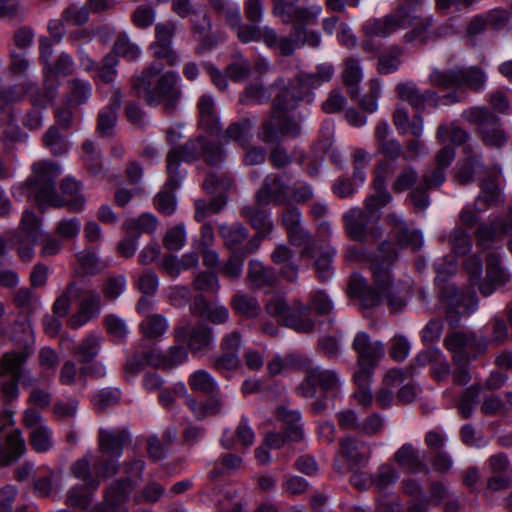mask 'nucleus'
<instances>
[{
  "label": "nucleus",
  "mask_w": 512,
  "mask_h": 512,
  "mask_svg": "<svg viewBox=\"0 0 512 512\" xmlns=\"http://www.w3.org/2000/svg\"><path fill=\"white\" fill-rule=\"evenodd\" d=\"M334 72V66L330 63L319 64L315 72H300L296 77V86L283 88L277 93L270 118L263 122L258 138L266 144H273L280 136H298L300 125L295 117V109L299 101L306 99L312 102L314 96L310 91L331 81Z\"/></svg>",
  "instance_id": "nucleus-1"
},
{
  "label": "nucleus",
  "mask_w": 512,
  "mask_h": 512,
  "mask_svg": "<svg viewBox=\"0 0 512 512\" xmlns=\"http://www.w3.org/2000/svg\"><path fill=\"white\" fill-rule=\"evenodd\" d=\"M32 170L33 176L22 185L21 189L39 207L67 206L73 212H80L84 209L86 199L80 193L81 183L75 178L65 177L60 184L63 195L57 193L55 181L61 174V168L57 163L39 161L33 164Z\"/></svg>",
  "instance_id": "nucleus-2"
},
{
  "label": "nucleus",
  "mask_w": 512,
  "mask_h": 512,
  "mask_svg": "<svg viewBox=\"0 0 512 512\" xmlns=\"http://www.w3.org/2000/svg\"><path fill=\"white\" fill-rule=\"evenodd\" d=\"M395 259L396 253L389 251L380 260L372 262L373 286L368 285L361 274L355 272L351 275L349 295L359 299L363 308H374L385 301L391 312L395 313L406 305V297L399 291L390 272Z\"/></svg>",
  "instance_id": "nucleus-3"
},
{
  "label": "nucleus",
  "mask_w": 512,
  "mask_h": 512,
  "mask_svg": "<svg viewBox=\"0 0 512 512\" xmlns=\"http://www.w3.org/2000/svg\"><path fill=\"white\" fill-rule=\"evenodd\" d=\"M25 94L29 95L32 109L27 112L23 119V125L30 129H38L42 125V115L40 109L45 108L53 100L55 95L53 90L49 89L41 93L35 90V85L29 82L22 92H17L15 87H10L0 91V128L7 124L4 130L5 137L12 142L24 141L27 135L15 126L17 115L14 105L21 101Z\"/></svg>",
  "instance_id": "nucleus-4"
},
{
  "label": "nucleus",
  "mask_w": 512,
  "mask_h": 512,
  "mask_svg": "<svg viewBox=\"0 0 512 512\" xmlns=\"http://www.w3.org/2000/svg\"><path fill=\"white\" fill-rule=\"evenodd\" d=\"M163 70L164 65L161 62L151 63L135 79L133 88L136 94L144 98L149 105L163 103L165 110L172 112L181 96L178 85L180 76L174 71L163 73Z\"/></svg>",
  "instance_id": "nucleus-5"
},
{
  "label": "nucleus",
  "mask_w": 512,
  "mask_h": 512,
  "mask_svg": "<svg viewBox=\"0 0 512 512\" xmlns=\"http://www.w3.org/2000/svg\"><path fill=\"white\" fill-rule=\"evenodd\" d=\"M223 156L222 148L209 144L203 136L188 141L182 147L172 149L167 155L168 178L165 184L166 188L175 190L183 182L186 171L179 169L181 161L191 162L204 157L210 165H215L222 161Z\"/></svg>",
  "instance_id": "nucleus-6"
},
{
  "label": "nucleus",
  "mask_w": 512,
  "mask_h": 512,
  "mask_svg": "<svg viewBox=\"0 0 512 512\" xmlns=\"http://www.w3.org/2000/svg\"><path fill=\"white\" fill-rule=\"evenodd\" d=\"M434 267L436 271L435 283L439 288L441 299L457 314L469 316L473 313L478 307L475 291H459L454 285L446 283L447 277L457 271L456 257L447 255L435 262Z\"/></svg>",
  "instance_id": "nucleus-7"
},
{
  "label": "nucleus",
  "mask_w": 512,
  "mask_h": 512,
  "mask_svg": "<svg viewBox=\"0 0 512 512\" xmlns=\"http://www.w3.org/2000/svg\"><path fill=\"white\" fill-rule=\"evenodd\" d=\"M265 309L279 323L297 333L314 331L315 320L311 317V310L300 301L295 300L289 305L283 296L273 295L266 302Z\"/></svg>",
  "instance_id": "nucleus-8"
},
{
  "label": "nucleus",
  "mask_w": 512,
  "mask_h": 512,
  "mask_svg": "<svg viewBox=\"0 0 512 512\" xmlns=\"http://www.w3.org/2000/svg\"><path fill=\"white\" fill-rule=\"evenodd\" d=\"M145 469L142 459H133L125 464L127 478L114 481L105 491L104 499L95 506L96 512H128L126 503L136 483L130 477H141Z\"/></svg>",
  "instance_id": "nucleus-9"
},
{
  "label": "nucleus",
  "mask_w": 512,
  "mask_h": 512,
  "mask_svg": "<svg viewBox=\"0 0 512 512\" xmlns=\"http://www.w3.org/2000/svg\"><path fill=\"white\" fill-rule=\"evenodd\" d=\"M272 13L285 24L305 34V29L316 25L322 13V6L308 0H272Z\"/></svg>",
  "instance_id": "nucleus-10"
},
{
  "label": "nucleus",
  "mask_w": 512,
  "mask_h": 512,
  "mask_svg": "<svg viewBox=\"0 0 512 512\" xmlns=\"http://www.w3.org/2000/svg\"><path fill=\"white\" fill-rule=\"evenodd\" d=\"M480 188L481 191L474 202L464 205L459 213V222L463 227H475L481 215L501 201V189L496 174L483 179Z\"/></svg>",
  "instance_id": "nucleus-11"
},
{
  "label": "nucleus",
  "mask_w": 512,
  "mask_h": 512,
  "mask_svg": "<svg viewBox=\"0 0 512 512\" xmlns=\"http://www.w3.org/2000/svg\"><path fill=\"white\" fill-rule=\"evenodd\" d=\"M359 207L346 211L342 216L343 227L349 239L365 242L369 239L376 240L381 236V228L378 224L379 217Z\"/></svg>",
  "instance_id": "nucleus-12"
},
{
  "label": "nucleus",
  "mask_w": 512,
  "mask_h": 512,
  "mask_svg": "<svg viewBox=\"0 0 512 512\" xmlns=\"http://www.w3.org/2000/svg\"><path fill=\"white\" fill-rule=\"evenodd\" d=\"M462 117L478 127L484 143L492 147H501L507 142L500 119L485 107H470L462 112Z\"/></svg>",
  "instance_id": "nucleus-13"
},
{
  "label": "nucleus",
  "mask_w": 512,
  "mask_h": 512,
  "mask_svg": "<svg viewBox=\"0 0 512 512\" xmlns=\"http://www.w3.org/2000/svg\"><path fill=\"white\" fill-rule=\"evenodd\" d=\"M444 345L453 353L455 364H468L486 351L488 341L484 337L477 338L473 333L453 332L446 336Z\"/></svg>",
  "instance_id": "nucleus-14"
},
{
  "label": "nucleus",
  "mask_w": 512,
  "mask_h": 512,
  "mask_svg": "<svg viewBox=\"0 0 512 512\" xmlns=\"http://www.w3.org/2000/svg\"><path fill=\"white\" fill-rule=\"evenodd\" d=\"M171 9L180 18L192 16L193 31L196 40L200 42L197 53L206 52L217 44L215 37L210 34L211 25L207 15L198 14L190 0H172Z\"/></svg>",
  "instance_id": "nucleus-15"
},
{
  "label": "nucleus",
  "mask_w": 512,
  "mask_h": 512,
  "mask_svg": "<svg viewBox=\"0 0 512 512\" xmlns=\"http://www.w3.org/2000/svg\"><path fill=\"white\" fill-rule=\"evenodd\" d=\"M340 450L335 456L334 470L339 474L348 473L354 467L365 466L371 456L369 445L348 436L339 441Z\"/></svg>",
  "instance_id": "nucleus-16"
},
{
  "label": "nucleus",
  "mask_w": 512,
  "mask_h": 512,
  "mask_svg": "<svg viewBox=\"0 0 512 512\" xmlns=\"http://www.w3.org/2000/svg\"><path fill=\"white\" fill-rule=\"evenodd\" d=\"M398 96L409 102L415 109L423 110L427 105L437 106L438 104L450 105L462 101L464 94L457 92L448 93L439 97L435 91L426 90L420 92L413 82L399 83L396 87Z\"/></svg>",
  "instance_id": "nucleus-17"
},
{
  "label": "nucleus",
  "mask_w": 512,
  "mask_h": 512,
  "mask_svg": "<svg viewBox=\"0 0 512 512\" xmlns=\"http://www.w3.org/2000/svg\"><path fill=\"white\" fill-rule=\"evenodd\" d=\"M512 234V203L508 205L504 216L491 215L487 222L478 225L475 237L478 247L489 249Z\"/></svg>",
  "instance_id": "nucleus-18"
},
{
  "label": "nucleus",
  "mask_w": 512,
  "mask_h": 512,
  "mask_svg": "<svg viewBox=\"0 0 512 512\" xmlns=\"http://www.w3.org/2000/svg\"><path fill=\"white\" fill-rule=\"evenodd\" d=\"M21 230L14 235L12 243L19 258L30 262L34 256V245L40 234V219L30 210H25L21 218Z\"/></svg>",
  "instance_id": "nucleus-19"
},
{
  "label": "nucleus",
  "mask_w": 512,
  "mask_h": 512,
  "mask_svg": "<svg viewBox=\"0 0 512 512\" xmlns=\"http://www.w3.org/2000/svg\"><path fill=\"white\" fill-rule=\"evenodd\" d=\"M415 15L408 14L404 7H399L394 13L384 18H375L366 21L363 31L367 37H388L399 29L413 26Z\"/></svg>",
  "instance_id": "nucleus-20"
},
{
  "label": "nucleus",
  "mask_w": 512,
  "mask_h": 512,
  "mask_svg": "<svg viewBox=\"0 0 512 512\" xmlns=\"http://www.w3.org/2000/svg\"><path fill=\"white\" fill-rule=\"evenodd\" d=\"M174 338L177 343L186 342L193 354L204 353L215 345L213 329L201 323L195 326H178L174 331Z\"/></svg>",
  "instance_id": "nucleus-21"
},
{
  "label": "nucleus",
  "mask_w": 512,
  "mask_h": 512,
  "mask_svg": "<svg viewBox=\"0 0 512 512\" xmlns=\"http://www.w3.org/2000/svg\"><path fill=\"white\" fill-rule=\"evenodd\" d=\"M395 165L388 161H381L375 168L373 187L375 192L365 199V209L377 214L392 200L391 194L386 189V180L394 171Z\"/></svg>",
  "instance_id": "nucleus-22"
},
{
  "label": "nucleus",
  "mask_w": 512,
  "mask_h": 512,
  "mask_svg": "<svg viewBox=\"0 0 512 512\" xmlns=\"http://www.w3.org/2000/svg\"><path fill=\"white\" fill-rule=\"evenodd\" d=\"M100 313V294L95 290H83L79 294L78 310L69 318L68 323L71 328L77 329L97 318Z\"/></svg>",
  "instance_id": "nucleus-23"
},
{
  "label": "nucleus",
  "mask_w": 512,
  "mask_h": 512,
  "mask_svg": "<svg viewBox=\"0 0 512 512\" xmlns=\"http://www.w3.org/2000/svg\"><path fill=\"white\" fill-rule=\"evenodd\" d=\"M352 348L357 354L358 365H369L376 367L379 360L384 356V345L380 341L372 342L366 332H358L353 340Z\"/></svg>",
  "instance_id": "nucleus-24"
},
{
  "label": "nucleus",
  "mask_w": 512,
  "mask_h": 512,
  "mask_svg": "<svg viewBox=\"0 0 512 512\" xmlns=\"http://www.w3.org/2000/svg\"><path fill=\"white\" fill-rule=\"evenodd\" d=\"M131 440V434L125 428H101L98 433V448L111 458H120L123 449Z\"/></svg>",
  "instance_id": "nucleus-25"
},
{
  "label": "nucleus",
  "mask_w": 512,
  "mask_h": 512,
  "mask_svg": "<svg viewBox=\"0 0 512 512\" xmlns=\"http://www.w3.org/2000/svg\"><path fill=\"white\" fill-rule=\"evenodd\" d=\"M486 261V278L478 286L480 293L485 297L511 280V274L501 266L498 254H489Z\"/></svg>",
  "instance_id": "nucleus-26"
},
{
  "label": "nucleus",
  "mask_w": 512,
  "mask_h": 512,
  "mask_svg": "<svg viewBox=\"0 0 512 512\" xmlns=\"http://www.w3.org/2000/svg\"><path fill=\"white\" fill-rule=\"evenodd\" d=\"M406 2L408 6L403 7L406 9L407 13L416 16V19L413 20V29L405 35L407 42L418 41L421 44H426L442 35L430 29L431 18L421 17L416 13V6L421 3V0H406Z\"/></svg>",
  "instance_id": "nucleus-27"
},
{
  "label": "nucleus",
  "mask_w": 512,
  "mask_h": 512,
  "mask_svg": "<svg viewBox=\"0 0 512 512\" xmlns=\"http://www.w3.org/2000/svg\"><path fill=\"white\" fill-rule=\"evenodd\" d=\"M169 389L173 391L175 396L183 397L185 399L186 405L190 408L197 419H203L207 415L218 413L221 410L222 402L220 399L211 398L204 403L197 402L193 396L188 393L183 382H177Z\"/></svg>",
  "instance_id": "nucleus-28"
},
{
  "label": "nucleus",
  "mask_w": 512,
  "mask_h": 512,
  "mask_svg": "<svg viewBox=\"0 0 512 512\" xmlns=\"http://www.w3.org/2000/svg\"><path fill=\"white\" fill-rule=\"evenodd\" d=\"M392 459L406 473L428 472V467L420 451L411 443H404L398 448Z\"/></svg>",
  "instance_id": "nucleus-29"
},
{
  "label": "nucleus",
  "mask_w": 512,
  "mask_h": 512,
  "mask_svg": "<svg viewBox=\"0 0 512 512\" xmlns=\"http://www.w3.org/2000/svg\"><path fill=\"white\" fill-rule=\"evenodd\" d=\"M259 204H283L289 201L288 188L277 174L268 175L256 194Z\"/></svg>",
  "instance_id": "nucleus-30"
},
{
  "label": "nucleus",
  "mask_w": 512,
  "mask_h": 512,
  "mask_svg": "<svg viewBox=\"0 0 512 512\" xmlns=\"http://www.w3.org/2000/svg\"><path fill=\"white\" fill-rule=\"evenodd\" d=\"M412 375V369L406 371L392 368L387 371L383 379V386L376 393V402L379 407L386 409L392 406L394 401L393 388L408 379Z\"/></svg>",
  "instance_id": "nucleus-31"
},
{
  "label": "nucleus",
  "mask_w": 512,
  "mask_h": 512,
  "mask_svg": "<svg viewBox=\"0 0 512 512\" xmlns=\"http://www.w3.org/2000/svg\"><path fill=\"white\" fill-rule=\"evenodd\" d=\"M386 222L396 233L400 245L419 250L423 245V235L419 230H410L401 215L390 213L386 216Z\"/></svg>",
  "instance_id": "nucleus-32"
},
{
  "label": "nucleus",
  "mask_w": 512,
  "mask_h": 512,
  "mask_svg": "<svg viewBox=\"0 0 512 512\" xmlns=\"http://www.w3.org/2000/svg\"><path fill=\"white\" fill-rule=\"evenodd\" d=\"M415 504H418L424 512H426L428 505L438 506L443 504L447 512L456 511L459 507L457 498L452 497L445 485L437 481L431 483L429 496H422Z\"/></svg>",
  "instance_id": "nucleus-33"
},
{
  "label": "nucleus",
  "mask_w": 512,
  "mask_h": 512,
  "mask_svg": "<svg viewBox=\"0 0 512 512\" xmlns=\"http://www.w3.org/2000/svg\"><path fill=\"white\" fill-rule=\"evenodd\" d=\"M199 126L209 134H218L221 130L220 119L217 115L215 100L210 95H202L197 103Z\"/></svg>",
  "instance_id": "nucleus-34"
},
{
  "label": "nucleus",
  "mask_w": 512,
  "mask_h": 512,
  "mask_svg": "<svg viewBox=\"0 0 512 512\" xmlns=\"http://www.w3.org/2000/svg\"><path fill=\"white\" fill-rule=\"evenodd\" d=\"M265 205L266 204H259L256 200L255 204L245 206L241 210V215L257 230L259 235L262 236H268L273 230V222L270 218V213L262 207Z\"/></svg>",
  "instance_id": "nucleus-35"
},
{
  "label": "nucleus",
  "mask_w": 512,
  "mask_h": 512,
  "mask_svg": "<svg viewBox=\"0 0 512 512\" xmlns=\"http://www.w3.org/2000/svg\"><path fill=\"white\" fill-rule=\"evenodd\" d=\"M455 158V151L452 147L446 146L436 154L437 167L424 172V183L428 186H441L445 182V168Z\"/></svg>",
  "instance_id": "nucleus-36"
},
{
  "label": "nucleus",
  "mask_w": 512,
  "mask_h": 512,
  "mask_svg": "<svg viewBox=\"0 0 512 512\" xmlns=\"http://www.w3.org/2000/svg\"><path fill=\"white\" fill-rule=\"evenodd\" d=\"M253 122L249 118H241L237 122L231 123L228 128L220 135V140L235 141L241 147L246 148L250 145L253 135L251 133Z\"/></svg>",
  "instance_id": "nucleus-37"
},
{
  "label": "nucleus",
  "mask_w": 512,
  "mask_h": 512,
  "mask_svg": "<svg viewBox=\"0 0 512 512\" xmlns=\"http://www.w3.org/2000/svg\"><path fill=\"white\" fill-rule=\"evenodd\" d=\"M101 348L102 336L98 332H91L77 344L73 356L80 364H88L98 356Z\"/></svg>",
  "instance_id": "nucleus-38"
},
{
  "label": "nucleus",
  "mask_w": 512,
  "mask_h": 512,
  "mask_svg": "<svg viewBox=\"0 0 512 512\" xmlns=\"http://www.w3.org/2000/svg\"><path fill=\"white\" fill-rule=\"evenodd\" d=\"M477 174H485L486 176L484 179L496 174L498 178V184L500 185V169L498 167H495L487 171L486 168L483 167V165L481 164L479 158L476 156L468 158L464 163H462L458 167L457 179L460 183L467 184L472 182L474 176Z\"/></svg>",
  "instance_id": "nucleus-39"
},
{
  "label": "nucleus",
  "mask_w": 512,
  "mask_h": 512,
  "mask_svg": "<svg viewBox=\"0 0 512 512\" xmlns=\"http://www.w3.org/2000/svg\"><path fill=\"white\" fill-rule=\"evenodd\" d=\"M276 418L283 423L291 441L298 442L304 438L303 424L299 411L279 407L276 410Z\"/></svg>",
  "instance_id": "nucleus-40"
},
{
  "label": "nucleus",
  "mask_w": 512,
  "mask_h": 512,
  "mask_svg": "<svg viewBox=\"0 0 512 512\" xmlns=\"http://www.w3.org/2000/svg\"><path fill=\"white\" fill-rule=\"evenodd\" d=\"M487 76L478 66L457 67V87H466L479 92L485 88Z\"/></svg>",
  "instance_id": "nucleus-41"
},
{
  "label": "nucleus",
  "mask_w": 512,
  "mask_h": 512,
  "mask_svg": "<svg viewBox=\"0 0 512 512\" xmlns=\"http://www.w3.org/2000/svg\"><path fill=\"white\" fill-rule=\"evenodd\" d=\"M292 250L286 245H278L273 251L271 258L277 265H282L281 274L288 281H295L298 276V267L291 262Z\"/></svg>",
  "instance_id": "nucleus-42"
},
{
  "label": "nucleus",
  "mask_w": 512,
  "mask_h": 512,
  "mask_svg": "<svg viewBox=\"0 0 512 512\" xmlns=\"http://www.w3.org/2000/svg\"><path fill=\"white\" fill-rule=\"evenodd\" d=\"M286 232L291 245L302 247L300 252L302 258H314L316 256L315 243L307 229L301 225Z\"/></svg>",
  "instance_id": "nucleus-43"
},
{
  "label": "nucleus",
  "mask_w": 512,
  "mask_h": 512,
  "mask_svg": "<svg viewBox=\"0 0 512 512\" xmlns=\"http://www.w3.org/2000/svg\"><path fill=\"white\" fill-rule=\"evenodd\" d=\"M284 80H277L270 88L264 87L260 83H252L246 86L244 95L241 98V102L245 104H264L268 102L271 97V89L280 88V91L285 88Z\"/></svg>",
  "instance_id": "nucleus-44"
},
{
  "label": "nucleus",
  "mask_w": 512,
  "mask_h": 512,
  "mask_svg": "<svg viewBox=\"0 0 512 512\" xmlns=\"http://www.w3.org/2000/svg\"><path fill=\"white\" fill-rule=\"evenodd\" d=\"M76 260L77 271L83 275H97L108 266L105 261L89 249L77 253Z\"/></svg>",
  "instance_id": "nucleus-45"
},
{
  "label": "nucleus",
  "mask_w": 512,
  "mask_h": 512,
  "mask_svg": "<svg viewBox=\"0 0 512 512\" xmlns=\"http://www.w3.org/2000/svg\"><path fill=\"white\" fill-rule=\"evenodd\" d=\"M362 78L363 71L359 61L355 58H347L344 62L342 80L344 85L347 87L351 98L358 95V85L362 81Z\"/></svg>",
  "instance_id": "nucleus-46"
},
{
  "label": "nucleus",
  "mask_w": 512,
  "mask_h": 512,
  "mask_svg": "<svg viewBox=\"0 0 512 512\" xmlns=\"http://www.w3.org/2000/svg\"><path fill=\"white\" fill-rule=\"evenodd\" d=\"M93 459L91 453H87L71 465L70 471L75 478L83 480L88 489L97 490L100 486V479L92 474L91 461Z\"/></svg>",
  "instance_id": "nucleus-47"
},
{
  "label": "nucleus",
  "mask_w": 512,
  "mask_h": 512,
  "mask_svg": "<svg viewBox=\"0 0 512 512\" xmlns=\"http://www.w3.org/2000/svg\"><path fill=\"white\" fill-rule=\"evenodd\" d=\"M158 226V219L152 213H142L136 218H128L123 223V229L128 234L140 237L141 233H153Z\"/></svg>",
  "instance_id": "nucleus-48"
},
{
  "label": "nucleus",
  "mask_w": 512,
  "mask_h": 512,
  "mask_svg": "<svg viewBox=\"0 0 512 512\" xmlns=\"http://www.w3.org/2000/svg\"><path fill=\"white\" fill-rule=\"evenodd\" d=\"M400 477L399 472L391 463L382 464L372 476V484L378 492L386 493L392 488Z\"/></svg>",
  "instance_id": "nucleus-49"
},
{
  "label": "nucleus",
  "mask_w": 512,
  "mask_h": 512,
  "mask_svg": "<svg viewBox=\"0 0 512 512\" xmlns=\"http://www.w3.org/2000/svg\"><path fill=\"white\" fill-rule=\"evenodd\" d=\"M337 255L335 247L326 245L319 251V255L316 257L314 266L318 274V278L321 281L330 280L333 276L332 262Z\"/></svg>",
  "instance_id": "nucleus-50"
},
{
  "label": "nucleus",
  "mask_w": 512,
  "mask_h": 512,
  "mask_svg": "<svg viewBox=\"0 0 512 512\" xmlns=\"http://www.w3.org/2000/svg\"><path fill=\"white\" fill-rule=\"evenodd\" d=\"M188 384L195 392L214 394L219 390L218 383L206 370H196L188 377Z\"/></svg>",
  "instance_id": "nucleus-51"
},
{
  "label": "nucleus",
  "mask_w": 512,
  "mask_h": 512,
  "mask_svg": "<svg viewBox=\"0 0 512 512\" xmlns=\"http://www.w3.org/2000/svg\"><path fill=\"white\" fill-rule=\"evenodd\" d=\"M231 306L235 313L246 318H255L261 312L257 299L253 296L237 293L231 300Z\"/></svg>",
  "instance_id": "nucleus-52"
},
{
  "label": "nucleus",
  "mask_w": 512,
  "mask_h": 512,
  "mask_svg": "<svg viewBox=\"0 0 512 512\" xmlns=\"http://www.w3.org/2000/svg\"><path fill=\"white\" fill-rule=\"evenodd\" d=\"M275 280L273 271L266 268L261 262L251 260L248 268V281L251 286L261 288L272 285Z\"/></svg>",
  "instance_id": "nucleus-53"
},
{
  "label": "nucleus",
  "mask_w": 512,
  "mask_h": 512,
  "mask_svg": "<svg viewBox=\"0 0 512 512\" xmlns=\"http://www.w3.org/2000/svg\"><path fill=\"white\" fill-rule=\"evenodd\" d=\"M74 69V61L70 55L67 53H61L57 60L55 65L52 67L51 65L48 66L47 75L49 77V83L45 86V91H48L49 89L53 90V94L55 95V83L53 80L54 76H67L73 72Z\"/></svg>",
  "instance_id": "nucleus-54"
},
{
  "label": "nucleus",
  "mask_w": 512,
  "mask_h": 512,
  "mask_svg": "<svg viewBox=\"0 0 512 512\" xmlns=\"http://www.w3.org/2000/svg\"><path fill=\"white\" fill-rule=\"evenodd\" d=\"M168 327L167 319L160 314L148 315L140 324L143 335L149 339L161 337Z\"/></svg>",
  "instance_id": "nucleus-55"
},
{
  "label": "nucleus",
  "mask_w": 512,
  "mask_h": 512,
  "mask_svg": "<svg viewBox=\"0 0 512 512\" xmlns=\"http://www.w3.org/2000/svg\"><path fill=\"white\" fill-rule=\"evenodd\" d=\"M312 376L316 377L317 384L326 392H337L342 381L335 370L312 367Z\"/></svg>",
  "instance_id": "nucleus-56"
},
{
  "label": "nucleus",
  "mask_w": 512,
  "mask_h": 512,
  "mask_svg": "<svg viewBox=\"0 0 512 512\" xmlns=\"http://www.w3.org/2000/svg\"><path fill=\"white\" fill-rule=\"evenodd\" d=\"M245 501L241 492L235 488L225 490L214 512H243Z\"/></svg>",
  "instance_id": "nucleus-57"
},
{
  "label": "nucleus",
  "mask_w": 512,
  "mask_h": 512,
  "mask_svg": "<svg viewBox=\"0 0 512 512\" xmlns=\"http://www.w3.org/2000/svg\"><path fill=\"white\" fill-rule=\"evenodd\" d=\"M333 123L325 122L320 130L321 134L324 136L323 141H318L315 145L316 151H321L322 153H329V157L336 164L340 165L343 162V157L341 152L335 149H331L332 146V137H333Z\"/></svg>",
  "instance_id": "nucleus-58"
},
{
  "label": "nucleus",
  "mask_w": 512,
  "mask_h": 512,
  "mask_svg": "<svg viewBox=\"0 0 512 512\" xmlns=\"http://www.w3.org/2000/svg\"><path fill=\"white\" fill-rule=\"evenodd\" d=\"M177 30V23L175 21H167L158 23L155 26V41L151 45L153 51L167 48L172 46V39Z\"/></svg>",
  "instance_id": "nucleus-59"
},
{
  "label": "nucleus",
  "mask_w": 512,
  "mask_h": 512,
  "mask_svg": "<svg viewBox=\"0 0 512 512\" xmlns=\"http://www.w3.org/2000/svg\"><path fill=\"white\" fill-rule=\"evenodd\" d=\"M453 255L464 256L472 249L471 235L462 227H455L449 235Z\"/></svg>",
  "instance_id": "nucleus-60"
},
{
  "label": "nucleus",
  "mask_w": 512,
  "mask_h": 512,
  "mask_svg": "<svg viewBox=\"0 0 512 512\" xmlns=\"http://www.w3.org/2000/svg\"><path fill=\"white\" fill-rule=\"evenodd\" d=\"M219 234L224 240V244L232 249L246 239L248 230L240 223L222 224L219 226Z\"/></svg>",
  "instance_id": "nucleus-61"
},
{
  "label": "nucleus",
  "mask_w": 512,
  "mask_h": 512,
  "mask_svg": "<svg viewBox=\"0 0 512 512\" xmlns=\"http://www.w3.org/2000/svg\"><path fill=\"white\" fill-rule=\"evenodd\" d=\"M43 144L49 148L52 154L60 156L68 152L70 145L64 139L55 126H51L43 136Z\"/></svg>",
  "instance_id": "nucleus-62"
},
{
  "label": "nucleus",
  "mask_w": 512,
  "mask_h": 512,
  "mask_svg": "<svg viewBox=\"0 0 512 512\" xmlns=\"http://www.w3.org/2000/svg\"><path fill=\"white\" fill-rule=\"evenodd\" d=\"M95 490L88 489L87 485H75L69 489L66 504L72 507L86 509L92 502V493Z\"/></svg>",
  "instance_id": "nucleus-63"
},
{
  "label": "nucleus",
  "mask_w": 512,
  "mask_h": 512,
  "mask_svg": "<svg viewBox=\"0 0 512 512\" xmlns=\"http://www.w3.org/2000/svg\"><path fill=\"white\" fill-rule=\"evenodd\" d=\"M417 180V171L412 166H405L395 175L391 188L395 193H401L412 188Z\"/></svg>",
  "instance_id": "nucleus-64"
}]
</instances>
